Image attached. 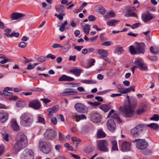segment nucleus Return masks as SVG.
<instances>
[{"label": "nucleus", "mask_w": 159, "mask_h": 159, "mask_svg": "<svg viewBox=\"0 0 159 159\" xmlns=\"http://www.w3.org/2000/svg\"><path fill=\"white\" fill-rule=\"evenodd\" d=\"M41 100L43 101V102L46 104L47 103L51 102V101L50 100H49L47 98H42L41 99Z\"/></svg>", "instance_id": "69168bd1"}, {"label": "nucleus", "mask_w": 159, "mask_h": 159, "mask_svg": "<svg viewBox=\"0 0 159 159\" xmlns=\"http://www.w3.org/2000/svg\"><path fill=\"white\" fill-rule=\"evenodd\" d=\"M107 126L111 132H114L116 128L115 123L112 119L108 120Z\"/></svg>", "instance_id": "ddd939ff"}, {"label": "nucleus", "mask_w": 159, "mask_h": 159, "mask_svg": "<svg viewBox=\"0 0 159 159\" xmlns=\"http://www.w3.org/2000/svg\"><path fill=\"white\" fill-rule=\"evenodd\" d=\"M90 119L91 121L94 122H98L101 121L100 115L97 113H93L91 114Z\"/></svg>", "instance_id": "2eb2a0df"}, {"label": "nucleus", "mask_w": 159, "mask_h": 159, "mask_svg": "<svg viewBox=\"0 0 159 159\" xmlns=\"http://www.w3.org/2000/svg\"><path fill=\"white\" fill-rule=\"evenodd\" d=\"M74 78L70 77L67 76L65 75H63L59 79V81H72L74 80Z\"/></svg>", "instance_id": "aec40b11"}, {"label": "nucleus", "mask_w": 159, "mask_h": 159, "mask_svg": "<svg viewBox=\"0 0 159 159\" xmlns=\"http://www.w3.org/2000/svg\"><path fill=\"white\" fill-rule=\"evenodd\" d=\"M59 109V107L58 106H55L52 108H49L48 109L47 111L49 113L48 115L50 117L52 116L53 115L52 114V112H56Z\"/></svg>", "instance_id": "412c9836"}, {"label": "nucleus", "mask_w": 159, "mask_h": 159, "mask_svg": "<svg viewBox=\"0 0 159 159\" xmlns=\"http://www.w3.org/2000/svg\"><path fill=\"white\" fill-rule=\"evenodd\" d=\"M145 111L144 110L143 108L138 109L136 111V112L137 114L139 115L143 113Z\"/></svg>", "instance_id": "4d7b16f0"}, {"label": "nucleus", "mask_w": 159, "mask_h": 159, "mask_svg": "<svg viewBox=\"0 0 159 159\" xmlns=\"http://www.w3.org/2000/svg\"><path fill=\"white\" fill-rule=\"evenodd\" d=\"M64 146L65 147L67 148L69 150L72 151L73 150V148L72 146H71L68 143H66Z\"/></svg>", "instance_id": "8fccbe9b"}, {"label": "nucleus", "mask_w": 159, "mask_h": 159, "mask_svg": "<svg viewBox=\"0 0 159 159\" xmlns=\"http://www.w3.org/2000/svg\"><path fill=\"white\" fill-rule=\"evenodd\" d=\"M106 134L103 130L101 129H98L97 133V137L98 138H104L106 136Z\"/></svg>", "instance_id": "b1692460"}, {"label": "nucleus", "mask_w": 159, "mask_h": 159, "mask_svg": "<svg viewBox=\"0 0 159 159\" xmlns=\"http://www.w3.org/2000/svg\"><path fill=\"white\" fill-rule=\"evenodd\" d=\"M119 22V20H116L115 19H111L107 22V25L110 26H114L118 22Z\"/></svg>", "instance_id": "a878e982"}, {"label": "nucleus", "mask_w": 159, "mask_h": 159, "mask_svg": "<svg viewBox=\"0 0 159 159\" xmlns=\"http://www.w3.org/2000/svg\"><path fill=\"white\" fill-rule=\"evenodd\" d=\"M76 58V56H70L69 58V60L70 61H75V60Z\"/></svg>", "instance_id": "774afa93"}, {"label": "nucleus", "mask_w": 159, "mask_h": 159, "mask_svg": "<svg viewBox=\"0 0 159 159\" xmlns=\"http://www.w3.org/2000/svg\"><path fill=\"white\" fill-rule=\"evenodd\" d=\"M112 147L111 150L112 151H118V149L117 145V142L116 140H113L111 142Z\"/></svg>", "instance_id": "bb28decb"}, {"label": "nucleus", "mask_w": 159, "mask_h": 159, "mask_svg": "<svg viewBox=\"0 0 159 159\" xmlns=\"http://www.w3.org/2000/svg\"><path fill=\"white\" fill-rule=\"evenodd\" d=\"M25 105V102L23 101H18L16 103V105L18 107H23Z\"/></svg>", "instance_id": "58836bf2"}, {"label": "nucleus", "mask_w": 159, "mask_h": 159, "mask_svg": "<svg viewBox=\"0 0 159 159\" xmlns=\"http://www.w3.org/2000/svg\"><path fill=\"white\" fill-rule=\"evenodd\" d=\"M52 47L53 48H60L61 49H69L70 48V46L69 44H66L65 45L64 47V48L63 46H61L60 44L57 43H54L52 44Z\"/></svg>", "instance_id": "5701e85b"}, {"label": "nucleus", "mask_w": 159, "mask_h": 159, "mask_svg": "<svg viewBox=\"0 0 159 159\" xmlns=\"http://www.w3.org/2000/svg\"><path fill=\"white\" fill-rule=\"evenodd\" d=\"M153 17L149 13H147L143 14L142 16V19L145 22H147L152 19Z\"/></svg>", "instance_id": "a211bd4d"}, {"label": "nucleus", "mask_w": 159, "mask_h": 159, "mask_svg": "<svg viewBox=\"0 0 159 159\" xmlns=\"http://www.w3.org/2000/svg\"><path fill=\"white\" fill-rule=\"evenodd\" d=\"M16 143L14 148L15 153H17L20 150L25 148L28 145L27 136L24 133H18L16 137Z\"/></svg>", "instance_id": "f257e3e1"}, {"label": "nucleus", "mask_w": 159, "mask_h": 159, "mask_svg": "<svg viewBox=\"0 0 159 159\" xmlns=\"http://www.w3.org/2000/svg\"><path fill=\"white\" fill-rule=\"evenodd\" d=\"M51 121L52 122L54 125L57 124V120L55 117H53L51 119Z\"/></svg>", "instance_id": "864d4df0"}, {"label": "nucleus", "mask_w": 159, "mask_h": 159, "mask_svg": "<svg viewBox=\"0 0 159 159\" xmlns=\"http://www.w3.org/2000/svg\"><path fill=\"white\" fill-rule=\"evenodd\" d=\"M1 133L3 136V139L6 141H9L8 134V133L4 130L1 131Z\"/></svg>", "instance_id": "e433bc0d"}, {"label": "nucleus", "mask_w": 159, "mask_h": 159, "mask_svg": "<svg viewBox=\"0 0 159 159\" xmlns=\"http://www.w3.org/2000/svg\"><path fill=\"white\" fill-rule=\"evenodd\" d=\"M98 11L101 14L104 15L105 13L106 10L103 7H100L98 9Z\"/></svg>", "instance_id": "a18cd8bd"}, {"label": "nucleus", "mask_w": 159, "mask_h": 159, "mask_svg": "<svg viewBox=\"0 0 159 159\" xmlns=\"http://www.w3.org/2000/svg\"><path fill=\"white\" fill-rule=\"evenodd\" d=\"M9 114L7 112H0V122L4 123L8 119Z\"/></svg>", "instance_id": "f3484780"}, {"label": "nucleus", "mask_w": 159, "mask_h": 159, "mask_svg": "<svg viewBox=\"0 0 159 159\" xmlns=\"http://www.w3.org/2000/svg\"><path fill=\"white\" fill-rule=\"evenodd\" d=\"M46 57L47 58H50L52 59H54L56 57L55 55L52 54H49L47 55Z\"/></svg>", "instance_id": "603ef678"}, {"label": "nucleus", "mask_w": 159, "mask_h": 159, "mask_svg": "<svg viewBox=\"0 0 159 159\" xmlns=\"http://www.w3.org/2000/svg\"><path fill=\"white\" fill-rule=\"evenodd\" d=\"M115 16V13L111 11L107 12L104 16V17L106 19H109L110 18H113Z\"/></svg>", "instance_id": "c85d7f7f"}, {"label": "nucleus", "mask_w": 159, "mask_h": 159, "mask_svg": "<svg viewBox=\"0 0 159 159\" xmlns=\"http://www.w3.org/2000/svg\"><path fill=\"white\" fill-rule=\"evenodd\" d=\"M22 159H34V153L32 150L26 149L21 156Z\"/></svg>", "instance_id": "1a4fd4ad"}, {"label": "nucleus", "mask_w": 159, "mask_h": 159, "mask_svg": "<svg viewBox=\"0 0 159 159\" xmlns=\"http://www.w3.org/2000/svg\"><path fill=\"white\" fill-rule=\"evenodd\" d=\"M75 107L77 111L80 112L85 113L87 111V107L84 104L80 103H76Z\"/></svg>", "instance_id": "9b49d317"}, {"label": "nucleus", "mask_w": 159, "mask_h": 159, "mask_svg": "<svg viewBox=\"0 0 159 159\" xmlns=\"http://www.w3.org/2000/svg\"><path fill=\"white\" fill-rule=\"evenodd\" d=\"M25 15L21 13L17 12L12 13L10 16V17L12 20H17L24 17Z\"/></svg>", "instance_id": "6ab92c4d"}, {"label": "nucleus", "mask_w": 159, "mask_h": 159, "mask_svg": "<svg viewBox=\"0 0 159 159\" xmlns=\"http://www.w3.org/2000/svg\"><path fill=\"white\" fill-rule=\"evenodd\" d=\"M72 46L74 47V49H76L77 50H81L83 48V46H75V45L74 44L72 45Z\"/></svg>", "instance_id": "052dcab7"}, {"label": "nucleus", "mask_w": 159, "mask_h": 159, "mask_svg": "<svg viewBox=\"0 0 159 159\" xmlns=\"http://www.w3.org/2000/svg\"><path fill=\"white\" fill-rule=\"evenodd\" d=\"M114 115H112L111 116V117L115 119L119 123H120L122 121V120L119 118L118 114L115 113H114Z\"/></svg>", "instance_id": "4c0bfd02"}, {"label": "nucleus", "mask_w": 159, "mask_h": 159, "mask_svg": "<svg viewBox=\"0 0 159 159\" xmlns=\"http://www.w3.org/2000/svg\"><path fill=\"white\" fill-rule=\"evenodd\" d=\"M127 98H128L127 102L124 103L123 106L120 107L119 109L125 117L130 118L134 116L135 109L134 105L131 103L129 96H127Z\"/></svg>", "instance_id": "f03ea898"}, {"label": "nucleus", "mask_w": 159, "mask_h": 159, "mask_svg": "<svg viewBox=\"0 0 159 159\" xmlns=\"http://www.w3.org/2000/svg\"><path fill=\"white\" fill-rule=\"evenodd\" d=\"M59 139L60 140H63L64 137L62 133L60 132H59Z\"/></svg>", "instance_id": "bf43d9fd"}, {"label": "nucleus", "mask_w": 159, "mask_h": 159, "mask_svg": "<svg viewBox=\"0 0 159 159\" xmlns=\"http://www.w3.org/2000/svg\"><path fill=\"white\" fill-rule=\"evenodd\" d=\"M140 25V23H136L135 24H133L131 26V28L132 29H134L136 28L139 26Z\"/></svg>", "instance_id": "6e6d98bb"}, {"label": "nucleus", "mask_w": 159, "mask_h": 159, "mask_svg": "<svg viewBox=\"0 0 159 159\" xmlns=\"http://www.w3.org/2000/svg\"><path fill=\"white\" fill-rule=\"evenodd\" d=\"M56 10L59 13H63L64 12V7L62 5H59L56 7Z\"/></svg>", "instance_id": "2f4dec72"}, {"label": "nucleus", "mask_w": 159, "mask_h": 159, "mask_svg": "<svg viewBox=\"0 0 159 159\" xmlns=\"http://www.w3.org/2000/svg\"><path fill=\"white\" fill-rule=\"evenodd\" d=\"M99 108L102 110L104 112H107L110 109L111 107L109 105L102 104L101 105Z\"/></svg>", "instance_id": "cd10ccee"}, {"label": "nucleus", "mask_w": 159, "mask_h": 159, "mask_svg": "<svg viewBox=\"0 0 159 159\" xmlns=\"http://www.w3.org/2000/svg\"><path fill=\"white\" fill-rule=\"evenodd\" d=\"M70 71L75 76H79L81 73L82 70L80 69H76L70 70Z\"/></svg>", "instance_id": "c756f323"}, {"label": "nucleus", "mask_w": 159, "mask_h": 159, "mask_svg": "<svg viewBox=\"0 0 159 159\" xmlns=\"http://www.w3.org/2000/svg\"><path fill=\"white\" fill-rule=\"evenodd\" d=\"M29 105L30 107L35 110L40 109L41 106L40 102L37 99L34 100L30 102Z\"/></svg>", "instance_id": "f8f14e48"}, {"label": "nucleus", "mask_w": 159, "mask_h": 159, "mask_svg": "<svg viewBox=\"0 0 159 159\" xmlns=\"http://www.w3.org/2000/svg\"><path fill=\"white\" fill-rule=\"evenodd\" d=\"M149 59L151 60L155 61L157 60V56H148Z\"/></svg>", "instance_id": "13d9d810"}, {"label": "nucleus", "mask_w": 159, "mask_h": 159, "mask_svg": "<svg viewBox=\"0 0 159 159\" xmlns=\"http://www.w3.org/2000/svg\"><path fill=\"white\" fill-rule=\"evenodd\" d=\"M38 65V63H34L32 65H31V63H29L28 65L27 69L28 70L33 69L36 65Z\"/></svg>", "instance_id": "37998d69"}, {"label": "nucleus", "mask_w": 159, "mask_h": 159, "mask_svg": "<svg viewBox=\"0 0 159 159\" xmlns=\"http://www.w3.org/2000/svg\"><path fill=\"white\" fill-rule=\"evenodd\" d=\"M95 99L98 101L102 102L103 101V99L102 97L99 96H96L95 98Z\"/></svg>", "instance_id": "e2e57ef3"}, {"label": "nucleus", "mask_w": 159, "mask_h": 159, "mask_svg": "<svg viewBox=\"0 0 159 159\" xmlns=\"http://www.w3.org/2000/svg\"><path fill=\"white\" fill-rule=\"evenodd\" d=\"M112 43L110 41H107L102 43V45L105 46H110Z\"/></svg>", "instance_id": "5fc2aeb1"}, {"label": "nucleus", "mask_w": 159, "mask_h": 159, "mask_svg": "<svg viewBox=\"0 0 159 159\" xmlns=\"http://www.w3.org/2000/svg\"><path fill=\"white\" fill-rule=\"evenodd\" d=\"M61 145L60 144H59L55 145V148L56 150L57 151H59L61 148Z\"/></svg>", "instance_id": "338daca9"}, {"label": "nucleus", "mask_w": 159, "mask_h": 159, "mask_svg": "<svg viewBox=\"0 0 159 159\" xmlns=\"http://www.w3.org/2000/svg\"><path fill=\"white\" fill-rule=\"evenodd\" d=\"M130 143L127 141H124L121 145V150L123 152L129 151L131 149Z\"/></svg>", "instance_id": "4468645a"}, {"label": "nucleus", "mask_w": 159, "mask_h": 159, "mask_svg": "<svg viewBox=\"0 0 159 159\" xmlns=\"http://www.w3.org/2000/svg\"><path fill=\"white\" fill-rule=\"evenodd\" d=\"M129 51L131 54L132 55L140 53L143 54L145 52V50H129Z\"/></svg>", "instance_id": "f704fd0d"}, {"label": "nucleus", "mask_w": 159, "mask_h": 159, "mask_svg": "<svg viewBox=\"0 0 159 159\" xmlns=\"http://www.w3.org/2000/svg\"><path fill=\"white\" fill-rule=\"evenodd\" d=\"M147 126L155 130H158L159 129V125L155 123L150 124L147 125Z\"/></svg>", "instance_id": "7c9ffc66"}, {"label": "nucleus", "mask_w": 159, "mask_h": 159, "mask_svg": "<svg viewBox=\"0 0 159 159\" xmlns=\"http://www.w3.org/2000/svg\"><path fill=\"white\" fill-rule=\"evenodd\" d=\"M150 119L151 120L158 121L159 120V116L157 114H155L153 116L150 118Z\"/></svg>", "instance_id": "49530a36"}, {"label": "nucleus", "mask_w": 159, "mask_h": 159, "mask_svg": "<svg viewBox=\"0 0 159 159\" xmlns=\"http://www.w3.org/2000/svg\"><path fill=\"white\" fill-rule=\"evenodd\" d=\"M95 62V60L94 59H91L88 61V65L86 66V68H89L92 66L94 65V63Z\"/></svg>", "instance_id": "ea45409f"}, {"label": "nucleus", "mask_w": 159, "mask_h": 159, "mask_svg": "<svg viewBox=\"0 0 159 159\" xmlns=\"http://www.w3.org/2000/svg\"><path fill=\"white\" fill-rule=\"evenodd\" d=\"M88 103L93 107L98 106L100 104V103L98 102H89Z\"/></svg>", "instance_id": "c03bdc74"}, {"label": "nucleus", "mask_w": 159, "mask_h": 159, "mask_svg": "<svg viewBox=\"0 0 159 159\" xmlns=\"http://www.w3.org/2000/svg\"><path fill=\"white\" fill-rule=\"evenodd\" d=\"M90 25L88 24H86L83 27V30L85 34L88 35L89 34L90 29Z\"/></svg>", "instance_id": "473e14b6"}, {"label": "nucleus", "mask_w": 159, "mask_h": 159, "mask_svg": "<svg viewBox=\"0 0 159 159\" xmlns=\"http://www.w3.org/2000/svg\"><path fill=\"white\" fill-rule=\"evenodd\" d=\"M108 141L105 139H103L97 141V149L99 151L103 152H108Z\"/></svg>", "instance_id": "39448f33"}, {"label": "nucleus", "mask_w": 159, "mask_h": 159, "mask_svg": "<svg viewBox=\"0 0 159 159\" xmlns=\"http://www.w3.org/2000/svg\"><path fill=\"white\" fill-rule=\"evenodd\" d=\"M75 117L77 121H79L81 120L86 119V117L84 114L76 115Z\"/></svg>", "instance_id": "72a5a7b5"}, {"label": "nucleus", "mask_w": 159, "mask_h": 159, "mask_svg": "<svg viewBox=\"0 0 159 159\" xmlns=\"http://www.w3.org/2000/svg\"><path fill=\"white\" fill-rule=\"evenodd\" d=\"M85 151L87 153H89L92 151V148L90 147H87L85 149Z\"/></svg>", "instance_id": "680f3d73"}, {"label": "nucleus", "mask_w": 159, "mask_h": 159, "mask_svg": "<svg viewBox=\"0 0 159 159\" xmlns=\"http://www.w3.org/2000/svg\"><path fill=\"white\" fill-rule=\"evenodd\" d=\"M37 60L39 62H43L46 60V57L44 56H42L38 57L37 58Z\"/></svg>", "instance_id": "de8ad7c7"}, {"label": "nucleus", "mask_w": 159, "mask_h": 159, "mask_svg": "<svg viewBox=\"0 0 159 159\" xmlns=\"http://www.w3.org/2000/svg\"><path fill=\"white\" fill-rule=\"evenodd\" d=\"M18 46L22 48H24L26 46V44L24 42H21L19 44Z\"/></svg>", "instance_id": "3c124183"}, {"label": "nucleus", "mask_w": 159, "mask_h": 159, "mask_svg": "<svg viewBox=\"0 0 159 159\" xmlns=\"http://www.w3.org/2000/svg\"><path fill=\"white\" fill-rule=\"evenodd\" d=\"M134 64L137 65L138 68L142 70H144L148 69V66L145 64L144 62L140 59H137L134 61Z\"/></svg>", "instance_id": "9d476101"}, {"label": "nucleus", "mask_w": 159, "mask_h": 159, "mask_svg": "<svg viewBox=\"0 0 159 159\" xmlns=\"http://www.w3.org/2000/svg\"><path fill=\"white\" fill-rule=\"evenodd\" d=\"M37 122L38 123L44 124L45 123V119L39 116V115L37 117Z\"/></svg>", "instance_id": "a19ab883"}, {"label": "nucleus", "mask_w": 159, "mask_h": 159, "mask_svg": "<svg viewBox=\"0 0 159 159\" xmlns=\"http://www.w3.org/2000/svg\"><path fill=\"white\" fill-rule=\"evenodd\" d=\"M132 142L136 143V147L138 149L144 150L147 148L148 144L145 139H135L131 141Z\"/></svg>", "instance_id": "20e7f679"}, {"label": "nucleus", "mask_w": 159, "mask_h": 159, "mask_svg": "<svg viewBox=\"0 0 159 159\" xmlns=\"http://www.w3.org/2000/svg\"><path fill=\"white\" fill-rule=\"evenodd\" d=\"M39 147L41 151L46 154L49 153L51 151L50 144L44 141H41L39 143Z\"/></svg>", "instance_id": "423d86ee"}, {"label": "nucleus", "mask_w": 159, "mask_h": 159, "mask_svg": "<svg viewBox=\"0 0 159 159\" xmlns=\"http://www.w3.org/2000/svg\"><path fill=\"white\" fill-rule=\"evenodd\" d=\"M77 93V92L71 90L65 91L61 93V95L64 96L70 95H75Z\"/></svg>", "instance_id": "393cba45"}, {"label": "nucleus", "mask_w": 159, "mask_h": 159, "mask_svg": "<svg viewBox=\"0 0 159 159\" xmlns=\"http://www.w3.org/2000/svg\"><path fill=\"white\" fill-rule=\"evenodd\" d=\"M59 14H55L54 16H56L60 20H63V16H65V14L63 13H61Z\"/></svg>", "instance_id": "79ce46f5"}, {"label": "nucleus", "mask_w": 159, "mask_h": 159, "mask_svg": "<svg viewBox=\"0 0 159 159\" xmlns=\"http://www.w3.org/2000/svg\"><path fill=\"white\" fill-rule=\"evenodd\" d=\"M12 34V36L13 37H18L19 36V33L18 32H13L11 33Z\"/></svg>", "instance_id": "0e129e2a"}, {"label": "nucleus", "mask_w": 159, "mask_h": 159, "mask_svg": "<svg viewBox=\"0 0 159 159\" xmlns=\"http://www.w3.org/2000/svg\"><path fill=\"white\" fill-rule=\"evenodd\" d=\"M45 138L48 140L54 139L57 135V133L51 129H48L44 134Z\"/></svg>", "instance_id": "6e6552de"}, {"label": "nucleus", "mask_w": 159, "mask_h": 159, "mask_svg": "<svg viewBox=\"0 0 159 159\" xmlns=\"http://www.w3.org/2000/svg\"><path fill=\"white\" fill-rule=\"evenodd\" d=\"M146 128V126L141 124L137 125L134 128L131 130V133L132 135L134 137H137L140 134L141 132Z\"/></svg>", "instance_id": "0eeeda50"}, {"label": "nucleus", "mask_w": 159, "mask_h": 159, "mask_svg": "<svg viewBox=\"0 0 159 159\" xmlns=\"http://www.w3.org/2000/svg\"><path fill=\"white\" fill-rule=\"evenodd\" d=\"M98 54L102 57H107L108 55V53L107 50H98Z\"/></svg>", "instance_id": "c9c22d12"}, {"label": "nucleus", "mask_w": 159, "mask_h": 159, "mask_svg": "<svg viewBox=\"0 0 159 159\" xmlns=\"http://www.w3.org/2000/svg\"><path fill=\"white\" fill-rule=\"evenodd\" d=\"M11 129L15 131H19L20 130L19 126L16 120L15 119H12L11 120Z\"/></svg>", "instance_id": "dca6fc26"}, {"label": "nucleus", "mask_w": 159, "mask_h": 159, "mask_svg": "<svg viewBox=\"0 0 159 159\" xmlns=\"http://www.w3.org/2000/svg\"><path fill=\"white\" fill-rule=\"evenodd\" d=\"M135 44L136 50H144L146 49V46L144 43L136 42Z\"/></svg>", "instance_id": "4be33fe9"}, {"label": "nucleus", "mask_w": 159, "mask_h": 159, "mask_svg": "<svg viewBox=\"0 0 159 159\" xmlns=\"http://www.w3.org/2000/svg\"><path fill=\"white\" fill-rule=\"evenodd\" d=\"M20 125L24 127L30 126L33 122V120L31 115L28 113L23 114L20 117Z\"/></svg>", "instance_id": "7ed1b4c3"}, {"label": "nucleus", "mask_w": 159, "mask_h": 159, "mask_svg": "<svg viewBox=\"0 0 159 159\" xmlns=\"http://www.w3.org/2000/svg\"><path fill=\"white\" fill-rule=\"evenodd\" d=\"M3 93L4 95L9 96H12L13 94L12 93L6 91L5 90L3 91Z\"/></svg>", "instance_id": "09e8293b"}]
</instances>
